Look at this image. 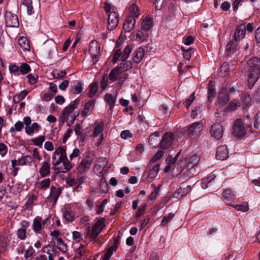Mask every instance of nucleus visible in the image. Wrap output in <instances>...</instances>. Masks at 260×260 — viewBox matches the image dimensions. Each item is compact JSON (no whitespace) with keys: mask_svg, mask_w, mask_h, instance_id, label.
<instances>
[{"mask_svg":"<svg viewBox=\"0 0 260 260\" xmlns=\"http://www.w3.org/2000/svg\"><path fill=\"white\" fill-rule=\"evenodd\" d=\"M131 52L132 47L130 46H127L122 52L121 51V50L118 48L117 44L114 49L112 61L113 63H115L118 60L123 61L119 66L117 67V68H119V70L121 71V73L123 71L128 70L132 67V62L126 60L128 58Z\"/></svg>","mask_w":260,"mask_h":260,"instance_id":"nucleus-1","label":"nucleus"},{"mask_svg":"<svg viewBox=\"0 0 260 260\" xmlns=\"http://www.w3.org/2000/svg\"><path fill=\"white\" fill-rule=\"evenodd\" d=\"M79 101L78 98L76 99L67 106L62 111V121H66L69 126L73 124L79 114V110L77 109Z\"/></svg>","mask_w":260,"mask_h":260,"instance_id":"nucleus-2","label":"nucleus"},{"mask_svg":"<svg viewBox=\"0 0 260 260\" xmlns=\"http://www.w3.org/2000/svg\"><path fill=\"white\" fill-rule=\"evenodd\" d=\"M66 148L65 146H60L56 148L52 157L53 163L55 166H58L60 163H62L64 169L61 171L63 173L69 171L72 168V164L70 162L67 156Z\"/></svg>","mask_w":260,"mask_h":260,"instance_id":"nucleus-3","label":"nucleus"},{"mask_svg":"<svg viewBox=\"0 0 260 260\" xmlns=\"http://www.w3.org/2000/svg\"><path fill=\"white\" fill-rule=\"evenodd\" d=\"M249 69L248 75V86L251 88L257 81L260 74V61L257 57H254L249 60L247 62Z\"/></svg>","mask_w":260,"mask_h":260,"instance_id":"nucleus-4","label":"nucleus"},{"mask_svg":"<svg viewBox=\"0 0 260 260\" xmlns=\"http://www.w3.org/2000/svg\"><path fill=\"white\" fill-rule=\"evenodd\" d=\"M105 221L104 218L99 219L91 229L88 230L85 238L90 241L94 240L105 226Z\"/></svg>","mask_w":260,"mask_h":260,"instance_id":"nucleus-5","label":"nucleus"},{"mask_svg":"<svg viewBox=\"0 0 260 260\" xmlns=\"http://www.w3.org/2000/svg\"><path fill=\"white\" fill-rule=\"evenodd\" d=\"M23 122L25 124V132L28 136H32L34 133L38 132L41 129V126L38 123H31V119L29 116H25Z\"/></svg>","mask_w":260,"mask_h":260,"instance_id":"nucleus-6","label":"nucleus"},{"mask_svg":"<svg viewBox=\"0 0 260 260\" xmlns=\"http://www.w3.org/2000/svg\"><path fill=\"white\" fill-rule=\"evenodd\" d=\"M100 46L96 41H92L89 47V52L92 58L93 63H95L98 60L100 56Z\"/></svg>","mask_w":260,"mask_h":260,"instance_id":"nucleus-7","label":"nucleus"},{"mask_svg":"<svg viewBox=\"0 0 260 260\" xmlns=\"http://www.w3.org/2000/svg\"><path fill=\"white\" fill-rule=\"evenodd\" d=\"M6 26L9 27H18L19 26L17 16L11 12L6 11L5 14Z\"/></svg>","mask_w":260,"mask_h":260,"instance_id":"nucleus-8","label":"nucleus"},{"mask_svg":"<svg viewBox=\"0 0 260 260\" xmlns=\"http://www.w3.org/2000/svg\"><path fill=\"white\" fill-rule=\"evenodd\" d=\"M203 128L204 125L203 123L199 122H194L190 125L186 133L190 138L193 139L200 133Z\"/></svg>","mask_w":260,"mask_h":260,"instance_id":"nucleus-9","label":"nucleus"},{"mask_svg":"<svg viewBox=\"0 0 260 260\" xmlns=\"http://www.w3.org/2000/svg\"><path fill=\"white\" fill-rule=\"evenodd\" d=\"M104 123L103 122H100L95 124L94 129L92 135L91 136L93 138H96L97 142L96 145L99 146L102 143L103 140V134Z\"/></svg>","mask_w":260,"mask_h":260,"instance_id":"nucleus-10","label":"nucleus"},{"mask_svg":"<svg viewBox=\"0 0 260 260\" xmlns=\"http://www.w3.org/2000/svg\"><path fill=\"white\" fill-rule=\"evenodd\" d=\"M223 132V125L217 122L212 125L210 128L211 136L217 140H219L222 137Z\"/></svg>","mask_w":260,"mask_h":260,"instance_id":"nucleus-11","label":"nucleus"},{"mask_svg":"<svg viewBox=\"0 0 260 260\" xmlns=\"http://www.w3.org/2000/svg\"><path fill=\"white\" fill-rule=\"evenodd\" d=\"M119 15L115 11H111L108 15L107 28L110 30H114L119 21Z\"/></svg>","mask_w":260,"mask_h":260,"instance_id":"nucleus-12","label":"nucleus"},{"mask_svg":"<svg viewBox=\"0 0 260 260\" xmlns=\"http://www.w3.org/2000/svg\"><path fill=\"white\" fill-rule=\"evenodd\" d=\"M234 133L238 137H242L246 133V130L243 126L241 119L236 120L234 124Z\"/></svg>","mask_w":260,"mask_h":260,"instance_id":"nucleus-13","label":"nucleus"},{"mask_svg":"<svg viewBox=\"0 0 260 260\" xmlns=\"http://www.w3.org/2000/svg\"><path fill=\"white\" fill-rule=\"evenodd\" d=\"M173 140L174 137L173 134L170 133H165L159 143L160 147L162 149L168 148L172 145Z\"/></svg>","mask_w":260,"mask_h":260,"instance_id":"nucleus-14","label":"nucleus"},{"mask_svg":"<svg viewBox=\"0 0 260 260\" xmlns=\"http://www.w3.org/2000/svg\"><path fill=\"white\" fill-rule=\"evenodd\" d=\"M83 181L84 179L81 176H77L76 178L69 176L66 179L67 183L69 186H73L75 188H79Z\"/></svg>","mask_w":260,"mask_h":260,"instance_id":"nucleus-15","label":"nucleus"},{"mask_svg":"<svg viewBox=\"0 0 260 260\" xmlns=\"http://www.w3.org/2000/svg\"><path fill=\"white\" fill-rule=\"evenodd\" d=\"M44 227L42 224V218L40 216L36 217L32 221V229L36 235L42 234Z\"/></svg>","mask_w":260,"mask_h":260,"instance_id":"nucleus-16","label":"nucleus"},{"mask_svg":"<svg viewBox=\"0 0 260 260\" xmlns=\"http://www.w3.org/2000/svg\"><path fill=\"white\" fill-rule=\"evenodd\" d=\"M229 157V151L226 145L219 146L217 149L216 157L217 159L224 160Z\"/></svg>","mask_w":260,"mask_h":260,"instance_id":"nucleus-17","label":"nucleus"},{"mask_svg":"<svg viewBox=\"0 0 260 260\" xmlns=\"http://www.w3.org/2000/svg\"><path fill=\"white\" fill-rule=\"evenodd\" d=\"M127 9L128 13V16L133 17L136 19L138 18L140 15V10L136 4H129L127 7Z\"/></svg>","mask_w":260,"mask_h":260,"instance_id":"nucleus-18","label":"nucleus"},{"mask_svg":"<svg viewBox=\"0 0 260 260\" xmlns=\"http://www.w3.org/2000/svg\"><path fill=\"white\" fill-rule=\"evenodd\" d=\"M238 44L239 41L235 40V39L230 41L226 46V51L228 52V55H231L238 50L239 48Z\"/></svg>","mask_w":260,"mask_h":260,"instance_id":"nucleus-19","label":"nucleus"},{"mask_svg":"<svg viewBox=\"0 0 260 260\" xmlns=\"http://www.w3.org/2000/svg\"><path fill=\"white\" fill-rule=\"evenodd\" d=\"M219 100L218 103L216 104L217 106L222 108L226 104L229 100V95L227 91L225 89H222L219 94Z\"/></svg>","mask_w":260,"mask_h":260,"instance_id":"nucleus-20","label":"nucleus"},{"mask_svg":"<svg viewBox=\"0 0 260 260\" xmlns=\"http://www.w3.org/2000/svg\"><path fill=\"white\" fill-rule=\"evenodd\" d=\"M245 34L246 25L244 24H241L237 27L234 33V39L239 42L244 38Z\"/></svg>","mask_w":260,"mask_h":260,"instance_id":"nucleus-21","label":"nucleus"},{"mask_svg":"<svg viewBox=\"0 0 260 260\" xmlns=\"http://www.w3.org/2000/svg\"><path fill=\"white\" fill-rule=\"evenodd\" d=\"M191 190V187L188 185L185 187L183 186L180 187L174 193L173 197L177 199H181L185 196Z\"/></svg>","mask_w":260,"mask_h":260,"instance_id":"nucleus-22","label":"nucleus"},{"mask_svg":"<svg viewBox=\"0 0 260 260\" xmlns=\"http://www.w3.org/2000/svg\"><path fill=\"white\" fill-rule=\"evenodd\" d=\"M136 19L131 16H127L124 24L123 29L126 32H129L134 28Z\"/></svg>","mask_w":260,"mask_h":260,"instance_id":"nucleus-23","label":"nucleus"},{"mask_svg":"<svg viewBox=\"0 0 260 260\" xmlns=\"http://www.w3.org/2000/svg\"><path fill=\"white\" fill-rule=\"evenodd\" d=\"M144 54L145 50L142 47H139L134 52L133 56L134 61L136 63L140 62L144 57Z\"/></svg>","mask_w":260,"mask_h":260,"instance_id":"nucleus-24","label":"nucleus"},{"mask_svg":"<svg viewBox=\"0 0 260 260\" xmlns=\"http://www.w3.org/2000/svg\"><path fill=\"white\" fill-rule=\"evenodd\" d=\"M94 106V101L91 100L85 103L84 108L82 110L81 114L84 117L90 114Z\"/></svg>","mask_w":260,"mask_h":260,"instance_id":"nucleus-25","label":"nucleus"},{"mask_svg":"<svg viewBox=\"0 0 260 260\" xmlns=\"http://www.w3.org/2000/svg\"><path fill=\"white\" fill-rule=\"evenodd\" d=\"M61 193V190L60 188L52 186L49 197V199L52 200L54 204H55Z\"/></svg>","mask_w":260,"mask_h":260,"instance_id":"nucleus-26","label":"nucleus"},{"mask_svg":"<svg viewBox=\"0 0 260 260\" xmlns=\"http://www.w3.org/2000/svg\"><path fill=\"white\" fill-rule=\"evenodd\" d=\"M200 159V157L198 155H193L191 156L186 166L187 170H190L193 168L196 167L198 165Z\"/></svg>","mask_w":260,"mask_h":260,"instance_id":"nucleus-27","label":"nucleus"},{"mask_svg":"<svg viewBox=\"0 0 260 260\" xmlns=\"http://www.w3.org/2000/svg\"><path fill=\"white\" fill-rule=\"evenodd\" d=\"M90 162L88 159H84L81 161L80 165L78 166L77 170L80 173L83 174L88 170L90 166Z\"/></svg>","mask_w":260,"mask_h":260,"instance_id":"nucleus-28","label":"nucleus"},{"mask_svg":"<svg viewBox=\"0 0 260 260\" xmlns=\"http://www.w3.org/2000/svg\"><path fill=\"white\" fill-rule=\"evenodd\" d=\"M153 26L152 19L149 17H146L141 23V28L145 31L150 30Z\"/></svg>","mask_w":260,"mask_h":260,"instance_id":"nucleus-29","label":"nucleus"},{"mask_svg":"<svg viewBox=\"0 0 260 260\" xmlns=\"http://www.w3.org/2000/svg\"><path fill=\"white\" fill-rule=\"evenodd\" d=\"M50 172V166L48 162L44 161L39 169V173L41 177H45L49 175Z\"/></svg>","mask_w":260,"mask_h":260,"instance_id":"nucleus-30","label":"nucleus"},{"mask_svg":"<svg viewBox=\"0 0 260 260\" xmlns=\"http://www.w3.org/2000/svg\"><path fill=\"white\" fill-rule=\"evenodd\" d=\"M18 43L20 47L24 51L29 50L30 47L27 39L25 37H21L18 40Z\"/></svg>","mask_w":260,"mask_h":260,"instance_id":"nucleus-31","label":"nucleus"},{"mask_svg":"<svg viewBox=\"0 0 260 260\" xmlns=\"http://www.w3.org/2000/svg\"><path fill=\"white\" fill-rule=\"evenodd\" d=\"M44 48L48 52V55H50L56 50V45L54 42L47 41L44 44Z\"/></svg>","mask_w":260,"mask_h":260,"instance_id":"nucleus-32","label":"nucleus"},{"mask_svg":"<svg viewBox=\"0 0 260 260\" xmlns=\"http://www.w3.org/2000/svg\"><path fill=\"white\" fill-rule=\"evenodd\" d=\"M216 95L215 88L211 81L208 84V99L210 102L213 101L214 98Z\"/></svg>","mask_w":260,"mask_h":260,"instance_id":"nucleus-33","label":"nucleus"},{"mask_svg":"<svg viewBox=\"0 0 260 260\" xmlns=\"http://www.w3.org/2000/svg\"><path fill=\"white\" fill-rule=\"evenodd\" d=\"M116 96L117 93L114 94H111L109 93H107L105 94L104 97L105 101L107 103L110 108H112L114 106L116 100Z\"/></svg>","mask_w":260,"mask_h":260,"instance_id":"nucleus-34","label":"nucleus"},{"mask_svg":"<svg viewBox=\"0 0 260 260\" xmlns=\"http://www.w3.org/2000/svg\"><path fill=\"white\" fill-rule=\"evenodd\" d=\"M63 217L68 222H72L74 220L75 215L71 208H66L63 212Z\"/></svg>","mask_w":260,"mask_h":260,"instance_id":"nucleus-35","label":"nucleus"},{"mask_svg":"<svg viewBox=\"0 0 260 260\" xmlns=\"http://www.w3.org/2000/svg\"><path fill=\"white\" fill-rule=\"evenodd\" d=\"M55 245L62 253H65L67 250V246L61 238H57L54 241Z\"/></svg>","mask_w":260,"mask_h":260,"instance_id":"nucleus-36","label":"nucleus"},{"mask_svg":"<svg viewBox=\"0 0 260 260\" xmlns=\"http://www.w3.org/2000/svg\"><path fill=\"white\" fill-rule=\"evenodd\" d=\"M22 6L26 9L28 15L34 14V11L31 0H23Z\"/></svg>","mask_w":260,"mask_h":260,"instance_id":"nucleus-37","label":"nucleus"},{"mask_svg":"<svg viewBox=\"0 0 260 260\" xmlns=\"http://www.w3.org/2000/svg\"><path fill=\"white\" fill-rule=\"evenodd\" d=\"M223 197L225 202L231 201L236 198L234 193L230 189H226L223 191Z\"/></svg>","mask_w":260,"mask_h":260,"instance_id":"nucleus-38","label":"nucleus"},{"mask_svg":"<svg viewBox=\"0 0 260 260\" xmlns=\"http://www.w3.org/2000/svg\"><path fill=\"white\" fill-rule=\"evenodd\" d=\"M50 183L51 179L50 178H46L39 182L38 187L40 189L46 190L50 186Z\"/></svg>","mask_w":260,"mask_h":260,"instance_id":"nucleus-39","label":"nucleus"},{"mask_svg":"<svg viewBox=\"0 0 260 260\" xmlns=\"http://www.w3.org/2000/svg\"><path fill=\"white\" fill-rule=\"evenodd\" d=\"M32 160L31 156L26 155L18 160V165L19 166L30 165Z\"/></svg>","mask_w":260,"mask_h":260,"instance_id":"nucleus-40","label":"nucleus"},{"mask_svg":"<svg viewBox=\"0 0 260 260\" xmlns=\"http://www.w3.org/2000/svg\"><path fill=\"white\" fill-rule=\"evenodd\" d=\"M121 73L119 68L115 67L113 69L109 74V79L112 81H115Z\"/></svg>","mask_w":260,"mask_h":260,"instance_id":"nucleus-41","label":"nucleus"},{"mask_svg":"<svg viewBox=\"0 0 260 260\" xmlns=\"http://www.w3.org/2000/svg\"><path fill=\"white\" fill-rule=\"evenodd\" d=\"M99 84L98 82H93L89 86V97L93 98L98 91Z\"/></svg>","mask_w":260,"mask_h":260,"instance_id":"nucleus-42","label":"nucleus"},{"mask_svg":"<svg viewBox=\"0 0 260 260\" xmlns=\"http://www.w3.org/2000/svg\"><path fill=\"white\" fill-rule=\"evenodd\" d=\"M231 206L239 211L244 212L249 210L248 205L246 202H244L241 204H232Z\"/></svg>","mask_w":260,"mask_h":260,"instance_id":"nucleus-43","label":"nucleus"},{"mask_svg":"<svg viewBox=\"0 0 260 260\" xmlns=\"http://www.w3.org/2000/svg\"><path fill=\"white\" fill-rule=\"evenodd\" d=\"M159 170V165H155L149 172L148 178L149 179H153L157 176Z\"/></svg>","mask_w":260,"mask_h":260,"instance_id":"nucleus-44","label":"nucleus"},{"mask_svg":"<svg viewBox=\"0 0 260 260\" xmlns=\"http://www.w3.org/2000/svg\"><path fill=\"white\" fill-rule=\"evenodd\" d=\"M159 133L155 132L149 137V143L150 145L155 146L156 142L159 141Z\"/></svg>","mask_w":260,"mask_h":260,"instance_id":"nucleus-45","label":"nucleus"},{"mask_svg":"<svg viewBox=\"0 0 260 260\" xmlns=\"http://www.w3.org/2000/svg\"><path fill=\"white\" fill-rule=\"evenodd\" d=\"M115 250V247L113 246H110L105 253L104 255L102 257V260H109L113 254L114 251Z\"/></svg>","mask_w":260,"mask_h":260,"instance_id":"nucleus-46","label":"nucleus"},{"mask_svg":"<svg viewBox=\"0 0 260 260\" xmlns=\"http://www.w3.org/2000/svg\"><path fill=\"white\" fill-rule=\"evenodd\" d=\"M45 137L44 136H40L36 138H33L30 140V142H32L35 145L42 147L43 143L44 142Z\"/></svg>","mask_w":260,"mask_h":260,"instance_id":"nucleus-47","label":"nucleus"},{"mask_svg":"<svg viewBox=\"0 0 260 260\" xmlns=\"http://www.w3.org/2000/svg\"><path fill=\"white\" fill-rule=\"evenodd\" d=\"M31 71L30 67L26 63H21L20 64V74L25 75Z\"/></svg>","mask_w":260,"mask_h":260,"instance_id":"nucleus-48","label":"nucleus"},{"mask_svg":"<svg viewBox=\"0 0 260 260\" xmlns=\"http://www.w3.org/2000/svg\"><path fill=\"white\" fill-rule=\"evenodd\" d=\"M23 187L21 183H17L11 187V191L15 195L18 194L23 190Z\"/></svg>","mask_w":260,"mask_h":260,"instance_id":"nucleus-49","label":"nucleus"},{"mask_svg":"<svg viewBox=\"0 0 260 260\" xmlns=\"http://www.w3.org/2000/svg\"><path fill=\"white\" fill-rule=\"evenodd\" d=\"M86 253V249L85 246L81 245L78 249H76L75 255L76 257L78 258L84 256Z\"/></svg>","mask_w":260,"mask_h":260,"instance_id":"nucleus-50","label":"nucleus"},{"mask_svg":"<svg viewBox=\"0 0 260 260\" xmlns=\"http://www.w3.org/2000/svg\"><path fill=\"white\" fill-rule=\"evenodd\" d=\"M175 214L173 213H170L165 215L161 222V225L165 226L174 217Z\"/></svg>","mask_w":260,"mask_h":260,"instance_id":"nucleus-51","label":"nucleus"},{"mask_svg":"<svg viewBox=\"0 0 260 260\" xmlns=\"http://www.w3.org/2000/svg\"><path fill=\"white\" fill-rule=\"evenodd\" d=\"M9 69L11 73L13 74L15 76H20V66L15 64H11L9 67Z\"/></svg>","mask_w":260,"mask_h":260,"instance_id":"nucleus-52","label":"nucleus"},{"mask_svg":"<svg viewBox=\"0 0 260 260\" xmlns=\"http://www.w3.org/2000/svg\"><path fill=\"white\" fill-rule=\"evenodd\" d=\"M16 235L20 240H24L26 238V230L19 228L17 231Z\"/></svg>","mask_w":260,"mask_h":260,"instance_id":"nucleus-53","label":"nucleus"},{"mask_svg":"<svg viewBox=\"0 0 260 260\" xmlns=\"http://www.w3.org/2000/svg\"><path fill=\"white\" fill-rule=\"evenodd\" d=\"M42 252L47 253L48 255H53L54 253V247L53 245H48L42 248Z\"/></svg>","mask_w":260,"mask_h":260,"instance_id":"nucleus-54","label":"nucleus"},{"mask_svg":"<svg viewBox=\"0 0 260 260\" xmlns=\"http://www.w3.org/2000/svg\"><path fill=\"white\" fill-rule=\"evenodd\" d=\"M81 154V152L78 148H75L73 150L72 152L69 155V159L70 162H71V161L75 158H76L80 156Z\"/></svg>","mask_w":260,"mask_h":260,"instance_id":"nucleus-55","label":"nucleus"},{"mask_svg":"<svg viewBox=\"0 0 260 260\" xmlns=\"http://www.w3.org/2000/svg\"><path fill=\"white\" fill-rule=\"evenodd\" d=\"M26 78L28 79L29 83L33 85L37 83L38 81V76L35 74H29L27 75Z\"/></svg>","mask_w":260,"mask_h":260,"instance_id":"nucleus-56","label":"nucleus"},{"mask_svg":"<svg viewBox=\"0 0 260 260\" xmlns=\"http://www.w3.org/2000/svg\"><path fill=\"white\" fill-rule=\"evenodd\" d=\"M240 106V103H238L237 100H234L230 102L227 107L229 110H235Z\"/></svg>","mask_w":260,"mask_h":260,"instance_id":"nucleus-57","label":"nucleus"},{"mask_svg":"<svg viewBox=\"0 0 260 260\" xmlns=\"http://www.w3.org/2000/svg\"><path fill=\"white\" fill-rule=\"evenodd\" d=\"M35 250L33 248L32 246H29L26 250L25 254H24V257L25 258H28L29 257H31L35 255Z\"/></svg>","mask_w":260,"mask_h":260,"instance_id":"nucleus-58","label":"nucleus"},{"mask_svg":"<svg viewBox=\"0 0 260 260\" xmlns=\"http://www.w3.org/2000/svg\"><path fill=\"white\" fill-rule=\"evenodd\" d=\"M37 199V196L34 194H32L28 197L27 201L26 202L25 205L27 207H31L33 205L34 201Z\"/></svg>","mask_w":260,"mask_h":260,"instance_id":"nucleus-59","label":"nucleus"},{"mask_svg":"<svg viewBox=\"0 0 260 260\" xmlns=\"http://www.w3.org/2000/svg\"><path fill=\"white\" fill-rule=\"evenodd\" d=\"M253 126L256 128L260 127V113H257L253 118Z\"/></svg>","mask_w":260,"mask_h":260,"instance_id":"nucleus-60","label":"nucleus"},{"mask_svg":"<svg viewBox=\"0 0 260 260\" xmlns=\"http://www.w3.org/2000/svg\"><path fill=\"white\" fill-rule=\"evenodd\" d=\"M147 207V204H145L143 205L141 207L138 208L136 214V218H139V217L144 214Z\"/></svg>","mask_w":260,"mask_h":260,"instance_id":"nucleus-61","label":"nucleus"},{"mask_svg":"<svg viewBox=\"0 0 260 260\" xmlns=\"http://www.w3.org/2000/svg\"><path fill=\"white\" fill-rule=\"evenodd\" d=\"M185 164L182 161H179L178 163L175 166V169H176L177 174H180L184 168Z\"/></svg>","mask_w":260,"mask_h":260,"instance_id":"nucleus-62","label":"nucleus"},{"mask_svg":"<svg viewBox=\"0 0 260 260\" xmlns=\"http://www.w3.org/2000/svg\"><path fill=\"white\" fill-rule=\"evenodd\" d=\"M107 199H105L103 201L102 203L97 208L96 213L98 214H101L104 210L105 206L107 204Z\"/></svg>","mask_w":260,"mask_h":260,"instance_id":"nucleus-63","label":"nucleus"},{"mask_svg":"<svg viewBox=\"0 0 260 260\" xmlns=\"http://www.w3.org/2000/svg\"><path fill=\"white\" fill-rule=\"evenodd\" d=\"M72 237L73 240L77 242H79L83 238L82 234L78 231H73L72 232Z\"/></svg>","mask_w":260,"mask_h":260,"instance_id":"nucleus-64","label":"nucleus"}]
</instances>
